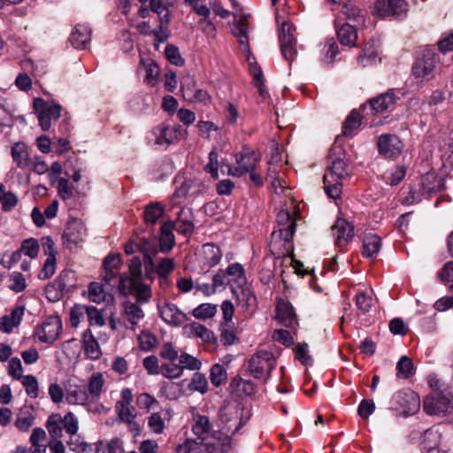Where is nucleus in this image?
I'll return each instance as SVG.
<instances>
[{"label":"nucleus","instance_id":"nucleus-1","mask_svg":"<svg viewBox=\"0 0 453 453\" xmlns=\"http://www.w3.org/2000/svg\"><path fill=\"white\" fill-rule=\"evenodd\" d=\"M221 429L225 432L224 438H215V443H207L208 453H226L231 449V441L227 434L234 435L243 426L242 410L236 405H225L219 411Z\"/></svg>","mask_w":453,"mask_h":453},{"label":"nucleus","instance_id":"nucleus-2","mask_svg":"<svg viewBox=\"0 0 453 453\" xmlns=\"http://www.w3.org/2000/svg\"><path fill=\"white\" fill-rule=\"evenodd\" d=\"M134 295V302L127 300L121 305L120 316L126 328L135 331L145 318L142 306L148 303L152 296L151 288H143L140 292L129 293Z\"/></svg>","mask_w":453,"mask_h":453},{"label":"nucleus","instance_id":"nucleus-3","mask_svg":"<svg viewBox=\"0 0 453 453\" xmlns=\"http://www.w3.org/2000/svg\"><path fill=\"white\" fill-rule=\"evenodd\" d=\"M330 165L324 174L323 182L326 193L334 200L341 197L342 180L349 175L348 164L345 157H333L329 156Z\"/></svg>","mask_w":453,"mask_h":453},{"label":"nucleus","instance_id":"nucleus-4","mask_svg":"<svg viewBox=\"0 0 453 453\" xmlns=\"http://www.w3.org/2000/svg\"><path fill=\"white\" fill-rule=\"evenodd\" d=\"M129 275H121L119 280V289L124 293L140 292L150 288L142 281V261L139 257H134L129 262Z\"/></svg>","mask_w":453,"mask_h":453},{"label":"nucleus","instance_id":"nucleus-5","mask_svg":"<svg viewBox=\"0 0 453 453\" xmlns=\"http://www.w3.org/2000/svg\"><path fill=\"white\" fill-rule=\"evenodd\" d=\"M275 364L276 361L271 352L258 351L250 358L247 369L250 375L254 378L266 380Z\"/></svg>","mask_w":453,"mask_h":453},{"label":"nucleus","instance_id":"nucleus-6","mask_svg":"<svg viewBox=\"0 0 453 453\" xmlns=\"http://www.w3.org/2000/svg\"><path fill=\"white\" fill-rule=\"evenodd\" d=\"M33 106L37 114L39 124L44 131L49 130L51 127V122L57 121L60 117L61 106L53 102L45 101L42 98H35Z\"/></svg>","mask_w":453,"mask_h":453},{"label":"nucleus","instance_id":"nucleus-7","mask_svg":"<svg viewBox=\"0 0 453 453\" xmlns=\"http://www.w3.org/2000/svg\"><path fill=\"white\" fill-rule=\"evenodd\" d=\"M424 411L429 415L450 413L453 411L451 392L431 393L424 399Z\"/></svg>","mask_w":453,"mask_h":453},{"label":"nucleus","instance_id":"nucleus-8","mask_svg":"<svg viewBox=\"0 0 453 453\" xmlns=\"http://www.w3.org/2000/svg\"><path fill=\"white\" fill-rule=\"evenodd\" d=\"M261 160L260 156L253 150L244 147L236 156V166L228 168V174L241 177L251 170H256Z\"/></svg>","mask_w":453,"mask_h":453},{"label":"nucleus","instance_id":"nucleus-9","mask_svg":"<svg viewBox=\"0 0 453 453\" xmlns=\"http://www.w3.org/2000/svg\"><path fill=\"white\" fill-rule=\"evenodd\" d=\"M408 11L405 0H377L374 3L373 14L381 18H403Z\"/></svg>","mask_w":453,"mask_h":453},{"label":"nucleus","instance_id":"nucleus-10","mask_svg":"<svg viewBox=\"0 0 453 453\" xmlns=\"http://www.w3.org/2000/svg\"><path fill=\"white\" fill-rule=\"evenodd\" d=\"M62 321L58 316L48 317L41 326H37L35 332L39 341L46 343H53L60 334Z\"/></svg>","mask_w":453,"mask_h":453},{"label":"nucleus","instance_id":"nucleus-11","mask_svg":"<svg viewBox=\"0 0 453 453\" xmlns=\"http://www.w3.org/2000/svg\"><path fill=\"white\" fill-rule=\"evenodd\" d=\"M377 147L380 155L392 159L400 156L403 143L395 134H383L378 137Z\"/></svg>","mask_w":453,"mask_h":453},{"label":"nucleus","instance_id":"nucleus-12","mask_svg":"<svg viewBox=\"0 0 453 453\" xmlns=\"http://www.w3.org/2000/svg\"><path fill=\"white\" fill-rule=\"evenodd\" d=\"M222 257V251L219 246L214 243H205L196 253V259L204 273L217 265Z\"/></svg>","mask_w":453,"mask_h":453},{"label":"nucleus","instance_id":"nucleus-13","mask_svg":"<svg viewBox=\"0 0 453 453\" xmlns=\"http://www.w3.org/2000/svg\"><path fill=\"white\" fill-rule=\"evenodd\" d=\"M435 68V53L431 50H426L422 57L414 63L412 73L416 78L430 80L434 77Z\"/></svg>","mask_w":453,"mask_h":453},{"label":"nucleus","instance_id":"nucleus-14","mask_svg":"<svg viewBox=\"0 0 453 453\" xmlns=\"http://www.w3.org/2000/svg\"><path fill=\"white\" fill-rule=\"evenodd\" d=\"M351 23L354 25L363 26L365 21V11L359 8V6L352 0H346L343 2L341 10L339 11L336 23Z\"/></svg>","mask_w":453,"mask_h":453},{"label":"nucleus","instance_id":"nucleus-15","mask_svg":"<svg viewBox=\"0 0 453 453\" xmlns=\"http://www.w3.org/2000/svg\"><path fill=\"white\" fill-rule=\"evenodd\" d=\"M294 27L287 22L281 26L280 32V50L283 57L288 62H292L296 55V40L293 35Z\"/></svg>","mask_w":453,"mask_h":453},{"label":"nucleus","instance_id":"nucleus-16","mask_svg":"<svg viewBox=\"0 0 453 453\" xmlns=\"http://www.w3.org/2000/svg\"><path fill=\"white\" fill-rule=\"evenodd\" d=\"M153 132L157 136L156 143L158 145L176 143L187 133L180 126H158Z\"/></svg>","mask_w":453,"mask_h":453},{"label":"nucleus","instance_id":"nucleus-17","mask_svg":"<svg viewBox=\"0 0 453 453\" xmlns=\"http://www.w3.org/2000/svg\"><path fill=\"white\" fill-rule=\"evenodd\" d=\"M276 319L282 326L296 330L297 317L292 304L284 299H279L276 305Z\"/></svg>","mask_w":453,"mask_h":453},{"label":"nucleus","instance_id":"nucleus-18","mask_svg":"<svg viewBox=\"0 0 453 453\" xmlns=\"http://www.w3.org/2000/svg\"><path fill=\"white\" fill-rule=\"evenodd\" d=\"M137 250L144 255L145 257V277L152 279L154 263L152 257L157 252V242L155 238H142L137 243Z\"/></svg>","mask_w":453,"mask_h":453},{"label":"nucleus","instance_id":"nucleus-19","mask_svg":"<svg viewBox=\"0 0 453 453\" xmlns=\"http://www.w3.org/2000/svg\"><path fill=\"white\" fill-rule=\"evenodd\" d=\"M332 231L335 236V244L340 250H342L354 236V226L343 219L335 221Z\"/></svg>","mask_w":453,"mask_h":453},{"label":"nucleus","instance_id":"nucleus-20","mask_svg":"<svg viewBox=\"0 0 453 453\" xmlns=\"http://www.w3.org/2000/svg\"><path fill=\"white\" fill-rule=\"evenodd\" d=\"M158 310L162 319L170 326H178L188 320L186 314L173 303H167Z\"/></svg>","mask_w":453,"mask_h":453},{"label":"nucleus","instance_id":"nucleus-21","mask_svg":"<svg viewBox=\"0 0 453 453\" xmlns=\"http://www.w3.org/2000/svg\"><path fill=\"white\" fill-rule=\"evenodd\" d=\"M175 222V230L184 235H189L193 233L195 224H194V215L192 209L189 207H182L178 214Z\"/></svg>","mask_w":453,"mask_h":453},{"label":"nucleus","instance_id":"nucleus-22","mask_svg":"<svg viewBox=\"0 0 453 453\" xmlns=\"http://www.w3.org/2000/svg\"><path fill=\"white\" fill-rule=\"evenodd\" d=\"M86 229L83 223L77 219L69 220L65 226L63 238L69 243L78 244L83 241Z\"/></svg>","mask_w":453,"mask_h":453},{"label":"nucleus","instance_id":"nucleus-23","mask_svg":"<svg viewBox=\"0 0 453 453\" xmlns=\"http://www.w3.org/2000/svg\"><path fill=\"white\" fill-rule=\"evenodd\" d=\"M277 222L280 226V236L285 242H290L296 232V223L288 211H280L277 214Z\"/></svg>","mask_w":453,"mask_h":453},{"label":"nucleus","instance_id":"nucleus-24","mask_svg":"<svg viewBox=\"0 0 453 453\" xmlns=\"http://www.w3.org/2000/svg\"><path fill=\"white\" fill-rule=\"evenodd\" d=\"M394 398L405 412L414 413L419 409V398L413 391H399L394 395Z\"/></svg>","mask_w":453,"mask_h":453},{"label":"nucleus","instance_id":"nucleus-25","mask_svg":"<svg viewBox=\"0 0 453 453\" xmlns=\"http://www.w3.org/2000/svg\"><path fill=\"white\" fill-rule=\"evenodd\" d=\"M337 36L339 42L345 46L354 47L357 40V28L359 25L351 23H336Z\"/></svg>","mask_w":453,"mask_h":453},{"label":"nucleus","instance_id":"nucleus-26","mask_svg":"<svg viewBox=\"0 0 453 453\" xmlns=\"http://www.w3.org/2000/svg\"><path fill=\"white\" fill-rule=\"evenodd\" d=\"M396 96L393 89H389L377 97L369 100L371 110L374 113H381L395 104Z\"/></svg>","mask_w":453,"mask_h":453},{"label":"nucleus","instance_id":"nucleus-27","mask_svg":"<svg viewBox=\"0 0 453 453\" xmlns=\"http://www.w3.org/2000/svg\"><path fill=\"white\" fill-rule=\"evenodd\" d=\"M105 380L101 372H93L88 379V385L85 386L87 395L91 403L99 400L104 387Z\"/></svg>","mask_w":453,"mask_h":453},{"label":"nucleus","instance_id":"nucleus-28","mask_svg":"<svg viewBox=\"0 0 453 453\" xmlns=\"http://www.w3.org/2000/svg\"><path fill=\"white\" fill-rule=\"evenodd\" d=\"M175 229V222L173 220H167L163 223L160 227V250L162 252H168L175 245V238L173 231Z\"/></svg>","mask_w":453,"mask_h":453},{"label":"nucleus","instance_id":"nucleus-29","mask_svg":"<svg viewBox=\"0 0 453 453\" xmlns=\"http://www.w3.org/2000/svg\"><path fill=\"white\" fill-rule=\"evenodd\" d=\"M82 345L86 357L91 360H97L102 356L99 343L92 334L90 329L82 334Z\"/></svg>","mask_w":453,"mask_h":453},{"label":"nucleus","instance_id":"nucleus-30","mask_svg":"<svg viewBox=\"0 0 453 453\" xmlns=\"http://www.w3.org/2000/svg\"><path fill=\"white\" fill-rule=\"evenodd\" d=\"M444 188L442 179L434 173H426L421 178L420 188L422 195L431 196L441 191Z\"/></svg>","mask_w":453,"mask_h":453},{"label":"nucleus","instance_id":"nucleus-31","mask_svg":"<svg viewBox=\"0 0 453 453\" xmlns=\"http://www.w3.org/2000/svg\"><path fill=\"white\" fill-rule=\"evenodd\" d=\"M91 29L83 24H78L73 30L69 41L76 49H84L90 42Z\"/></svg>","mask_w":453,"mask_h":453},{"label":"nucleus","instance_id":"nucleus-32","mask_svg":"<svg viewBox=\"0 0 453 453\" xmlns=\"http://www.w3.org/2000/svg\"><path fill=\"white\" fill-rule=\"evenodd\" d=\"M33 412V408L29 406H24L19 410L14 423L19 431L27 432L34 425L35 418Z\"/></svg>","mask_w":453,"mask_h":453},{"label":"nucleus","instance_id":"nucleus-33","mask_svg":"<svg viewBox=\"0 0 453 453\" xmlns=\"http://www.w3.org/2000/svg\"><path fill=\"white\" fill-rule=\"evenodd\" d=\"M229 388L232 393H235L238 395H251L255 393L254 383L241 377H234L230 383Z\"/></svg>","mask_w":453,"mask_h":453},{"label":"nucleus","instance_id":"nucleus-34","mask_svg":"<svg viewBox=\"0 0 453 453\" xmlns=\"http://www.w3.org/2000/svg\"><path fill=\"white\" fill-rule=\"evenodd\" d=\"M66 401L71 404L84 405L87 403H91L87 395L85 386H75L70 388L66 394Z\"/></svg>","mask_w":453,"mask_h":453},{"label":"nucleus","instance_id":"nucleus-35","mask_svg":"<svg viewBox=\"0 0 453 453\" xmlns=\"http://www.w3.org/2000/svg\"><path fill=\"white\" fill-rule=\"evenodd\" d=\"M165 212L164 205L159 202L148 204L143 211L144 220L147 224L155 225Z\"/></svg>","mask_w":453,"mask_h":453},{"label":"nucleus","instance_id":"nucleus-36","mask_svg":"<svg viewBox=\"0 0 453 453\" xmlns=\"http://www.w3.org/2000/svg\"><path fill=\"white\" fill-rule=\"evenodd\" d=\"M380 238L377 234H369L363 241V255L366 257H373L380 249Z\"/></svg>","mask_w":453,"mask_h":453},{"label":"nucleus","instance_id":"nucleus-37","mask_svg":"<svg viewBox=\"0 0 453 453\" xmlns=\"http://www.w3.org/2000/svg\"><path fill=\"white\" fill-rule=\"evenodd\" d=\"M377 57L378 51L374 44L368 42L358 54L357 61L361 66L365 67L374 63Z\"/></svg>","mask_w":453,"mask_h":453},{"label":"nucleus","instance_id":"nucleus-38","mask_svg":"<svg viewBox=\"0 0 453 453\" xmlns=\"http://www.w3.org/2000/svg\"><path fill=\"white\" fill-rule=\"evenodd\" d=\"M192 430L196 435L202 440L205 439V436L211 430L210 419L206 416L197 415L194 417V425Z\"/></svg>","mask_w":453,"mask_h":453},{"label":"nucleus","instance_id":"nucleus-39","mask_svg":"<svg viewBox=\"0 0 453 453\" xmlns=\"http://www.w3.org/2000/svg\"><path fill=\"white\" fill-rule=\"evenodd\" d=\"M46 427L52 440H58L62 435V417L60 414H51L47 420Z\"/></svg>","mask_w":453,"mask_h":453},{"label":"nucleus","instance_id":"nucleus-40","mask_svg":"<svg viewBox=\"0 0 453 453\" xmlns=\"http://www.w3.org/2000/svg\"><path fill=\"white\" fill-rule=\"evenodd\" d=\"M12 156L18 167L25 168L28 165V152L24 143H16L12 148Z\"/></svg>","mask_w":453,"mask_h":453},{"label":"nucleus","instance_id":"nucleus-41","mask_svg":"<svg viewBox=\"0 0 453 453\" xmlns=\"http://www.w3.org/2000/svg\"><path fill=\"white\" fill-rule=\"evenodd\" d=\"M227 277L238 286H242L246 283V277L244 275V268L239 263L231 264L225 270Z\"/></svg>","mask_w":453,"mask_h":453},{"label":"nucleus","instance_id":"nucleus-42","mask_svg":"<svg viewBox=\"0 0 453 453\" xmlns=\"http://www.w3.org/2000/svg\"><path fill=\"white\" fill-rule=\"evenodd\" d=\"M361 124V116L357 110L351 111L343 123L342 134L345 136H352L353 131L357 129Z\"/></svg>","mask_w":453,"mask_h":453},{"label":"nucleus","instance_id":"nucleus-43","mask_svg":"<svg viewBox=\"0 0 453 453\" xmlns=\"http://www.w3.org/2000/svg\"><path fill=\"white\" fill-rule=\"evenodd\" d=\"M220 342L225 346H230L238 342V337L233 324L221 323L220 325Z\"/></svg>","mask_w":453,"mask_h":453},{"label":"nucleus","instance_id":"nucleus-44","mask_svg":"<svg viewBox=\"0 0 453 453\" xmlns=\"http://www.w3.org/2000/svg\"><path fill=\"white\" fill-rule=\"evenodd\" d=\"M210 379L215 387H219L224 382H226L227 379V373L224 365L220 364L213 365L210 371Z\"/></svg>","mask_w":453,"mask_h":453},{"label":"nucleus","instance_id":"nucleus-45","mask_svg":"<svg viewBox=\"0 0 453 453\" xmlns=\"http://www.w3.org/2000/svg\"><path fill=\"white\" fill-rule=\"evenodd\" d=\"M217 312V305L211 303H203L192 311V315L198 319H206L212 318Z\"/></svg>","mask_w":453,"mask_h":453},{"label":"nucleus","instance_id":"nucleus-46","mask_svg":"<svg viewBox=\"0 0 453 453\" xmlns=\"http://www.w3.org/2000/svg\"><path fill=\"white\" fill-rule=\"evenodd\" d=\"M160 373L165 378L176 379L180 377L183 372L179 362L176 363V361H169V363L163 364L160 366Z\"/></svg>","mask_w":453,"mask_h":453},{"label":"nucleus","instance_id":"nucleus-47","mask_svg":"<svg viewBox=\"0 0 453 453\" xmlns=\"http://www.w3.org/2000/svg\"><path fill=\"white\" fill-rule=\"evenodd\" d=\"M397 376L407 379L414 373V366L411 358L402 357L396 365Z\"/></svg>","mask_w":453,"mask_h":453},{"label":"nucleus","instance_id":"nucleus-48","mask_svg":"<svg viewBox=\"0 0 453 453\" xmlns=\"http://www.w3.org/2000/svg\"><path fill=\"white\" fill-rule=\"evenodd\" d=\"M373 303V299L371 294L367 292H360L356 295V305L357 309L363 312H368Z\"/></svg>","mask_w":453,"mask_h":453},{"label":"nucleus","instance_id":"nucleus-49","mask_svg":"<svg viewBox=\"0 0 453 453\" xmlns=\"http://www.w3.org/2000/svg\"><path fill=\"white\" fill-rule=\"evenodd\" d=\"M208 382L205 376L200 372H195L188 384V388L204 394L207 391Z\"/></svg>","mask_w":453,"mask_h":453},{"label":"nucleus","instance_id":"nucleus-50","mask_svg":"<svg viewBox=\"0 0 453 453\" xmlns=\"http://www.w3.org/2000/svg\"><path fill=\"white\" fill-rule=\"evenodd\" d=\"M177 360L182 371L184 369L198 370L201 366V362L188 353H181Z\"/></svg>","mask_w":453,"mask_h":453},{"label":"nucleus","instance_id":"nucleus-51","mask_svg":"<svg viewBox=\"0 0 453 453\" xmlns=\"http://www.w3.org/2000/svg\"><path fill=\"white\" fill-rule=\"evenodd\" d=\"M22 385L24 386L27 394L33 398L38 396V381L33 375H26L21 379Z\"/></svg>","mask_w":453,"mask_h":453},{"label":"nucleus","instance_id":"nucleus-52","mask_svg":"<svg viewBox=\"0 0 453 453\" xmlns=\"http://www.w3.org/2000/svg\"><path fill=\"white\" fill-rule=\"evenodd\" d=\"M173 269L174 262L173 258H162L157 265L156 271L153 270V274L157 273L160 278L165 279Z\"/></svg>","mask_w":453,"mask_h":453},{"label":"nucleus","instance_id":"nucleus-53","mask_svg":"<svg viewBox=\"0 0 453 453\" xmlns=\"http://www.w3.org/2000/svg\"><path fill=\"white\" fill-rule=\"evenodd\" d=\"M139 347L142 350H150L157 343V338L154 334L148 331H142L139 336Z\"/></svg>","mask_w":453,"mask_h":453},{"label":"nucleus","instance_id":"nucleus-54","mask_svg":"<svg viewBox=\"0 0 453 453\" xmlns=\"http://www.w3.org/2000/svg\"><path fill=\"white\" fill-rule=\"evenodd\" d=\"M116 411L120 420L124 422L135 418V409L131 404L116 403Z\"/></svg>","mask_w":453,"mask_h":453},{"label":"nucleus","instance_id":"nucleus-55","mask_svg":"<svg viewBox=\"0 0 453 453\" xmlns=\"http://www.w3.org/2000/svg\"><path fill=\"white\" fill-rule=\"evenodd\" d=\"M88 298L91 302L100 303L105 299L103 287L97 282H91L88 287Z\"/></svg>","mask_w":453,"mask_h":453},{"label":"nucleus","instance_id":"nucleus-56","mask_svg":"<svg viewBox=\"0 0 453 453\" xmlns=\"http://www.w3.org/2000/svg\"><path fill=\"white\" fill-rule=\"evenodd\" d=\"M62 426L67 434L74 435L78 431V419L72 412H68L62 418Z\"/></svg>","mask_w":453,"mask_h":453},{"label":"nucleus","instance_id":"nucleus-57","mask_svg":"<svg viewBox=\"0 0 453 453\" xmlns=\"http://www.w3.org/2000/svg\"><path fill=\"white\" fill-rule=\"evenodd\" d=\"M19 250H21V253L23 252L29 257L34 258L38 254L39 243L35 239H27L22 242Z\"/></svg>","mask_w":453,"mask_h":453},{"label":"nucleus","instance_id":"nucleus-58","mask_svg":"<svg viewBox=\"0 0 453 453\" xmlns=\"http://www.w3.org/2000/svg\"><path fill=\"white\" fill-rule=\"evenodd\" d=\"M165 54L171 64L175 65H182L184 64V59L181 58L179 49L176 46L168 44L165 47Z\"/></svg>","mask_w":453,"mask_h":453},{"label":"nucleus","instance_id":"nucleus-59","mask_svg":"<svg viewBox=\"0 0 453 453\" xmlns=\"http://www.w3.org/2000/svg\"><path fill=\"white\" fill-rule=\"evenodd\" d=\"M85 313L91 325L104 326L105 321L101 311L94 306H85Z\"/></svg>","mask_w":453,"mask_h":453},{"label":"nucleus","instance_id":"nucleus-60","mask_svg":"<svg viewBox=\"0 0 453 453\" xmlns=\"http://www.w3.org/2000/svg\"><path fill=\"white\" fill-rule=\"evenodd\" d=\"M149 427L155 434H162L165 429V421L158 412L151 414L148 418Z\"/></svg>","mask_w":453,"mask_h":453},{"label":"nucleus","instance_id":"nucleus-61","mask_svg":"<svg viewBox=\"0 0 453 453\" xmlns=\"http://www.w3.org/2000/svg\"><path fill=\"white\" fill-rule=\"evenodd\" d=\"M136 404L140 409L150 410L157 405L158 401L148 393H142L136 396Z\"/></svg>","mask_w":453,"mask_h":453},{"label":"nucleus","instance_id":"nucleus-62","mask_svg":"<svg viewBox=\"0 0 453 453\" xmlns=\"http://www.w3.org/2000/svg\"><path fill=\"white\" fill-rule=\"evenodd\" d=\"M219 155L215 150L209 153V162L204 166V170L209 173L213 179L219 178Z\"/></svg>","mask_w":453,"mask_h":453},{"label":"nucleus","instance_id":"nucleus-63","mask_svg":"<svg viewBox=\"0 0 453 453\" xmlns=\"http://www.w3.org/2000/svg\"><path fill=\"white\" fill-rule=\"evenodd\" d=\"M204 445H201L198 442L187 440L183 444H180L176 448L177 453H201L202 448Z\"/></svg>","mask_w":453,"mask_h":453},{"label":"nucleus","instance_id":"nucleus-64","mask_svg":"<svg viewBox=\"0 0 453 453\" xmlns=\"http://www.w3.org/2000/svg\"><path fill=\"white\" fill-rule=\"evenodd\" d=\"M437 45L439 50L443 54L453 51V32L443 35Z\"/></svg>","mask_w":453,"mask_h":453}]
</instances>
